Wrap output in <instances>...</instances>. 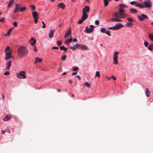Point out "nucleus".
<instances>
[{
  "instance_id": "ddd939ff",
  "label": "nucleus",
  "mask_w": 153,
  "mask_h": 153,
  "mask_svg": "<svg viewBox=\"0 0 153 153\" xmlns=\"http://www.w3.org/2000/svg\"><path fill=\"white\" fill-rule=\"evenodd\" d=\"M118 18H117L115 17V18L114 17L110 19V21L111 22H121L122 21V20L118 19Z\"/></svg>"
},
{
  "instance_id": "393cba45",
  "label": "nucleus",
  "mask_w": 153,
  "mask_h": 153,
  "mask_svg": "<svg viewBox=\"0 0 153 153\" xmlns=\"http://www.w3.org/2000/svg\"><path fill=\"white\" fill-rule=\"evenodd\" d=\"M148 48L150 51H152L153 49V43L150 44L148 46Z\"/></svg>"
},
{
  "instance_id": "f03ea898",
  "label": "nucleus",
  "mask_w": 153,
  "mask_h": 153,
  "mask_svg": "<svg viewBox=\"0 0 153 153\" xmlns=\"http://www.w3.org/2000/svg\"><path fill=\"white\" fill-rule=\"evenodd\" d=\"M28 53L27 49L24 46H20L18 49V56L21 58L25 56Z\"/></svg>"
},
{
  "instance_id": "603ef678",
  "label": "nucleus",
  "mask_w": 153,
  "mask_h": 153,
  "mask_svg": "<svg viewBox=\"0 0 153 153\" xmlns=\"http://www.w3.org/2000/svg\"><path fill=\"white\" fill-rule=\"evenodd\" d=\"M42 23L43 25V26H42V27L43 28H45L46 27V25H45V24L44 22L43 21H42Z\"/></svg>"
},
{
  "instance_id": "09e8293b",
  "label": "nucleus",
  "mask_w": 153,
  "mask_h": 153,
  "mask_svg": "<svg viewBox=\"0 0 153 153\" xmlns=\"http://www.w3.org/2000/svg\"><path fill=\"white\" fill-rule=\"evenodd\" d=\"M38 18H34V22L36 24L38 22Z\"/></svg>"
},
{
  "instance_id": "cd10ccee",
  "label": "nucleus",
  "mask_w": 153,
  "mask_h": 153,
  "mask_svg": "<svg viewBox=\"0 0 153 153\" xmlns=\"http://www.w3.org/2000/svg\"><path fill=\"white\" fill-rule=\"evenodd\" d=\"M11 118V117L8 115H6L3 120L4 121H6L10 120Z\"/></svg>"
},
{
  "instance_id": "aec40b11",
  "label": "nucleus",
  "mask_w": 153,
  "mask_h": 153,
  "mask_svg": "<svg viewBox=\"0 0 153 153\" xmlns=\"http://www.w3.org/2000/svg\"><path fill=\"white\" fill-rule=\"evenodd\" d=\"M58 6L64 10L65 6L63 3H60L58 4Z\"/></svg>"
},
{
  "instance_id": "7c9ffc66",
  "label": "nucleus",
  "mask_w": 153,
  "mask_h": 153,
  "mask_svg": "<svg viewBox=\"0 0 153 153\" xmlns=\"http://www.w3.org/2000/svg\"><path fill=\"white\" fill-rule=\"evenodd\" d=\"M12 28H10L9 29V30L7 32V33L5 35L6 36H9L10 34V33L12 31Z\"/></svg>"
},
{
  "instance_id": "4be33fe9",
  "label": "nucleus",
  "mask_w": 153,
  "mask_h": 153,
  "mask_svg": "<svg viewBox=\"0 0 153 153\" xmlns=\"http://www.w3.org/2000/svg\"><path fill=\"white\" fill-rule=\"evenodd\" d=\"M72 40V38H70L69 39H66L65 41V44L68 45L70 42H71Z\"/></svg>"
},
{
  "instance_id": "a18cd8bd",
  "label": "nucleus",
  "mask_w": 153,
  "mask_h": 153,
  "mask_svg": "<svg viewBox=\"0 0 153 153\" xmlns=\"http://www.w3.org/2000/svg\"><path fill=\"white\" fill-rule=\"evenodd\" d=\"M10 48L9 47V46H7L6 49H5V53H6V52H7L6 51H9V49H10Z\"/></svg>"
},
{
  "instance_id": "72a5a7b5",
  "label": "nucleus",
  "mask_w": 153,
  "mask_h": 153,
  "mask_svg": "<svg viewBox=\"0 0 153 153\" xmlns=\"http://www.w3.org/2000/svg\"><path fill=\"white\" fill-rule=\"evenodd\" d=\"M97 76L98 77H100V73L98 71H97L95 75V77Z\"/></svg>"
},
{
  "instance_id": "f704fd0d",
  "label": "nucleus",
  "mask_w": 153,
  "mask_h": 153,
  "mask_svg": "<svg viewBox=\"0 0 153 153\" xmlns=\"http://www.w3.org/2000/svg\"><path fill=\"white\" fill-rule=\"evenodd\" d=\"M29 6L31 8L32 10H35L36 9V7L34 5H30Z\"/></svg>"
},
{
  "instance_id": "bb28decb",
  "label": "nucleus",
  "mask_w": 153,
  "mask_h": 153,
  "mask_svg": "<svg viewBox=\"0 0 153 153\" xmlns=\"http://www.w3.org/2000/svg\"><path fill=\"white\" fill-rule=\"evenodd\" d=\"M14 0H11L9 2L8 4V7L9 8L14 3Z\"/></svg>"
},
{
  "instance_id": "b1692460",
  "label": "nucleus",
  "mask_w": 153,
  "mask_h": 153,
  "mask_svg": "<svg viewBox=\"0 0 153 153\" xmlns=\"http://www.w3.org/2000/svg\"><path fill=\"white\" fill-rule=\"evenodd\" d=\"M129 11L131 13H136L137 12V10L133 8L130 9Z\"/></svg>"
},
{
  "instance_id": "c03bdc74",
  "label": "nucleus",
  "mask_w": 153,
  "mask_h": 153,
  "mask_svg": "<svg viewBox=\"0 0 153 153\" xmlns=\"http://www.w3.org/2000/svg\"><path fill=\"white\" fill-rule=\"evenodd\" d=\"M126 25L128 26H130L133 25V24L131 23L128 22L126 23Z\"/></svg>"
},
{
  "instance_id": "6e6d98bb",
  "label": "nucleus",
  "mask_w": 153,
  "mask_h": 153,
  "mask_svg": "<svg viewBox=\"0 0 153 153\" xmlns=\"http://www.w3.org/2000/svg\"><path fill=\"white\" fill-rule=\"evenodd\" d=\"M90 27H91V29L92 30H93L94 27V26L92 25H91L90 26Z\"/></svg>"
},
{
  "instance_id": "0eeeda50",
  "label": "nucleus",
  "mask_w": 153,
  "mask_h": 153,
  "mask_svg": "<svg viewBox=\"0 0 153 153\" xmlns=\"http://www.w3.org/2000/svg\"><path fill=\"white\" fill-rule=\"evenodd\" d=\"M137 17L139 20L140 21H143L145 19H147L148 18V16L146 15L143 14L140 15H138Z\"/></svg>"
},
{
  "instance_id": "5701e85b",
  "label": "nucleus",
  "mask_w": 153,
  "mask_h": 153,
  "mask_svg": "<svg viewBox=\"0 0 153 153\" xmlns=\"http://www.w3.org/2000/svg\"><path fill=\"white\" fill-rule=\"evenodd\" d=\"M148 36L149 39L151 41L153 42V34L149 33Z\"/></svg>"
},
{
  "instance_id": "79ce46f5",
  "label": "nucleus",
  "mask_w": 153,
  "mask_h": 153,
  "mask_svg": "<svg viewBox=\"0 0 153 153\" xmlns=\"http://www.w3.org/2000/svg\"><path fill=\"white\" fill-rule=\"evenodd\" d=\"M144 44L146 47H147L149 45V43L147 41H145L144 42Z\"/></svg>"
},
{
  "instance_id": "69168bd1",
  "label": "nucleus",
  "mask_w": 153,
  "mask_h": 153,
  "mask_svg": "<svg viewBox=\"0 0 153 153\" xmlns=\"http://www.w3.org/2000/svg\"><path fill=\"white\" fill-rule=\"evenodd\" d=\"M111 77H112L114 80H116V78L114 76H112Z\"/></svg>"
},
{
  "instance_id": "6ab92c4d",
  "label": "nucleus",
  "mask_w": 153,
  "mask_h": 153,
  "mask_svg": "<svg viewBox=\"0 0 153 153\" xmlns=\"http://www.w3.org/2000/svg\"><path fill=\"white\" fill-rule=\"evenodd\" d=\"M54 33V30H51L49 34V37L50 38H52L53 37V35Z\"/></svg>"
},
{
  "instance_id": "f257e3e1",
  "label": "nucleus",
  "mask_w": 153,
  "mask_h": 153,
  "mask_svg": "<svg viewBox=\"0 0 153 153\" xmlns=\"http://www.w3.org/2000/svg\"><path fill=\"white\" fill-rule=\"evenodd\" d=\"M120 8L119 9V12H116L113 14V16L117 18H119L120 19H123L128 16V14L125 13V10L122 8H126L127 6L125 4H121L119 5Z\"/></svg>"
},
{
  "instance_id": "f3484780",
  "label": "nucleus",
  "mask_w": 153,
  "mask_h": 153,
  "mask_svg": "<svg viewBox=\"0 0 153 153\" xmlns=\"http://www.w3.org/2000/svg\"><path fill=\"white\" fill-rule=\"evenodd\" d=\"M80 46V45H79L77 44L74 46L70 47V48L72 50L74 51L76 50L78 47H79Z\"/></svg>"
},
{
  "instance_id": "58836bf2",
  "label": "nucleus",
  "mask_w": 153,
  "mask_h": 153,
  "mask_svg": "<svg viewBox=\"0 0 153 153\" xmlns=\"http://www.w3.org/2000/svg\"><path fill=\"white\" fill-rule=\"evenodd\" d=\"M84 85H85L88 88H90V85L89 84L88 82H85V83Z\"/></svg>"
},
{
  "instance_id": "774afa93",
  "label": "nucleus",
  "mask_w": 153,
  "mask_h": 153,
  "mask_svg": "<svg viewBox=\"0 0 153 153\" xmlns=\"http://www.w3.org/2000/svg\"><path fill=\"white\" fill-rule=\"evenodd\" d=\"M7 132L9 133H10V131L9 130H7Z\"/></svg>"
},
{
  "instance_id": "864d4df0",
  "label": "nucleus",
  "mask_w": 153,
  "mask_h": 153,
  "mask_svg": "<svg viewBox=\"0 0 153 153\" xmlns=\"http://www.w3.org/2000/svg\"><path fill=\"white\" fill-rule=\"evenodd\" d=\"M105 33H106L107 35H108V36H110V33L109 31H107L106 32H105Z\"/></svg>"
},
{
  "instance_id": "052dcab7",
  "label": "nucleus",
  "mask_w": 153,
  "mask_h": 153,
  "mask_svg": "<svg viewBox=\"0 0 153 153\" xmlns=\"http://www.w3.org/2000/svg\"><path fill=\"white\" fill-rule=\"evenodd\" d=\"M76 77L78 78V79L79 80H80L81 79V77H80V76H79V75L76 76Z\"/></svg>"
},
{
  "instance_id": "473e14b6",
  "label": "nucleus",
  "mask_w": 153,
  "mask_h": 153,
  "mask_svg": "<svg viewBox=\"0 0 153 153\" xmlns=\"http://www.w3.org/2000/svg\"><path fill=\"white\" fill-rule=\"evenodd\" d=\"M100 31L102 33H105L106 30L105 28L102 27L101 28Z\"/></svg>"
},
{
  "instance_id": "20e7f679",
  "label": "nucleus",
  "mask_w": 153,
  "mask_h": 153,
  "mask_svg": "<svg viewBox=\"0 0 153 153\" xmlns=\"http://www.w3.org/2000/svg\"><path fill=\"white\" fill-rule=\"evenodd\" d=\"M123 27V25L120 24H116L113 27H110L108 28V29L113 30H117L120 29Z\"/></svg>"
},
{
  "instance_id": "6e6552de",
  "label": "nucleus",
  "mask_w": 153,
  "mask_h": 153,
  "mask_svg": "<svg viewBox=\"0 0 153 153\" xmlns=\"http://www.w3.org/2000/svg\"><path fill=\"white\" fill-rule=\"evenodd\" d=\"M71 27H69L68 31H67L66 33H65V35L64 36V37L65 38H68L69 37L70 35L71 34Z\"/></svg>"
},
{
  "instance_id": "a878e982",
  "label": "nucleus",
  "mask_w": 153,
  "mask_h": 153,
  "mask_svg": "<svg viewBox=\"0 0 153 153\" xmlns=\"http://www.w3.org/2000/svg\"><path fill=\"white\" fill-rule=\"evenodd\" d=\"M146 91H145L146 95L147 97H149L150 96V92L147 88H146Z\"/></svg>"
},
{
  "instance_id": "ea45409f",
  "label": "nucleus",
  "mask_w": 153,
  "mask_h": 153,
  "mask_svg": "<svg viewBox=\"0 0 153 153\" xmlns=\"http://www.w3.org/2000/svg\"><path fill=\"white\" fill-rule=\"evenodd\" d=\"M26 9V8L25 7H21V9H20V11L21 12H22L24 10H25Z\"/></svg>"
},
{
  "instance_id": "8fccbe9b",
  "label": "nucleus",
  "mask_w": 153,
  "mask_h": 153,
  "mask_svg": "<svg viewBox=\"0 0 153 153\" xmlns=\"http://www.w3.org/2000/svg\"><path fill=\"white\" fill-rule=\"evenodd\" d=\"M95 24L97 25H98L99 24V22L98 20H96L95 21Z\"/></svg>"
},
{
  "instance_id": "7ed1b4c3",
  "label": "nucleus",
  "mask_w": 153,
  "mask_h": 153,
  "mask_svg": "<svg viewBox=\"0 0 153 153\" xmlns=\"http://www.w3.org/2000/svg\"><path fill=\"white\" fill-rule=\"evenodd\" d=\"M136 6L140 8H148L151 7L152 4L149 1H145L143 3L136 4Z\"/></svg>"
},
{
  "instance_id": "4d7b16f0",
  "label": "nucleus",
  "mask_w": 153,
  "mask_h": 153,
  "mask_svg": "<svg viewBox=\"0 0 153 153\" xmlns=\"http://www.w3.org/2000/svg\"><path fill=\"white\" fill-rule=\"evenodd\" d=\"M5 19L4 18H1L0 19V22H3L4 21Z\"/></svg>"
},
{
  "instance_id": "9d476101",
  "label": "nucleus",
  "mask_w": 153,
  "mask_h": 153,
  "mask_svg": "<svg viewBox=\"0 0 153 153\" xmlns=\"http://www.w3.org/2000/svg\"><path fill=\"white\" fill-rule=\"evenodd\" d=\"M21 7V5L19 4H16V6L14 9V13H16L19 10L20 7Z\"/></svg>"
},
{
  "instance_id": "de8ad7c7",
  "label": "nucleus",
  "mask_w": 153,
  "mask_h": 153,
  "mask_svg": "<svg viewBox=\"0 0 153 153\" xmlns=\"http://www.w3.org/2000/svg\"><path fill=\"white\" fill-rule=\"evenodd\" d=\"M74 71H76L78 70V68L77 67H76L73 68Z\"/></svg>"
},
{
  "instance_id": "4468645a",
  "label": "nucleus",
  "mask_w": 153,
  "mask_h": 153,
  "mask_svg": "<svg viewBox=\"0 0 153 153\" xmlns=\"http://www.w3.org/2000/svg\"><path fill=\"white\" fill-rule=\"evenodd\" d=\"M88 17V14L85 13L84 11L83 12H82V20H85L86 19H87Z\"/></svg>"
},
{
  "instance_id": "1a4fd4ad",
  "label": "nucleus",
  "mask_w": 153,
  "mask_h": 153,
  "mask_svg": "<svg viewBox=\"0 0 153 153\" xmlns=\"http://www.w3.org/2000/svg\"><path fill=\"white\" fill-rule=\"evenodd\" d=\"M5 56H6L5 57V59L6 60L9 59L11 57V52L10 51L8 52H6L5 53Z\"/></svg>"
},
{
  "instance_id": "3c124183",
  "label": "nucleus",
  "mask_w": 153,
  "mask_h": 153,
  "mask_svg": "<svg viewBox=\"0 0 153 153\" xmlns=\"http://www.w3.org/2000/svg\"><path fill=\"white\" fill-rule=\"evenodd\" d=\"M33 50L34 51L36 52H37L38 51V49H37V48L35 46H34V47Z\"/></svg>"
},
{
  "instance_id": "c85d7f7f",
  "label": "nucleus",
  "mask_w": 153,
  "mask_h": 153,
  "mask_svg": "<svg viewBox=\"0 0 153 153\" xmlns=\"http://www.w3.org/2000/svg\"><path fill=\"white\" fill-rule=\"evenodd\" d=\"M60 49L61 50H64L66 52L67 50V48H65L64 46H62L59 47Z\"/></svg>"
},
{
  "instance_id": "13d9d810",
  "label": "nucleus",
  "mask_w": 153,
  "mask_h": 153,
  "mask_svg": "<svg viewBox=\"0 0 153 153\" xmlns=\"http://www.w3.org/2000/svg\"><path fill=\"white\" fill-rule=\"evenodd\" d=\"M52 48L53 49H55L56 50H57L59 48L58 47H53Z\"/></svg>"
},
{
  "instance_id": "423d86ee",
  "label": "nucleus",
  "mask_w": 153,
  "mask_h": 153,
  "mask_svg": "<svg viewBox=\"0 0 153 153\" xmlns=\"http://www.w3.org/2000/svg\"><path fill=\"white\" fill-rule=\"evenodd\" d=\"M118 54H119V53L116 52H115L114 53L113 58V63L115 65H116L118 63L117 59Z\"/></svg>"
},
{
  "instance_id": "5fc2aeb1",
  "label": "nucleus",
  "mask_w": 153,
  "mask_h": 153,
  "mask_svg": "<svg viewBox=\"0 0 153 153\" xmlns=\"http://www.w3.org/2000/svg\"><path fill=\"white\" fill-rule=\"evenodd\" d=\"M13 25L15 27L17 26V23L16 22H15L13 23Z\"/></svg>"
},
{
  "instance_id": "37998d69",
  "label": "nucleus",
  "mask_w": 153,
  "mask_h": 153,
  "mask_svg": "<svg viewBox=\"0 0 153 153\" xmlns=\"http://www.w3.org/2000/svg\"><path fill=\"white\" fill-rule=\"evenodd\" d=\"M10 72L8 71H7L5 72L4 73V75H8L10 74Z\"/></svg>"
},
{
  "instance_id": "dca6fc26",
  "label": "nucleus",
  "mask_w": 153,
  "mask_h": 153,
  "mask_svg": "<svg viewBox=\"0 0 153 153\" xmlns=\"http://www.w3.org/2000/svg\"><path fill=\"white\" fill-rule=\"evenodd\" d=\"M42 59L39 58L38 57H36L35 58V61L34 62V64H36L37 63H40L42 62Z\"/></svg>"
},
{
  "instance_id": "2f4dec72",
  "label": "nucleus",
  "mask_w": 153,
  "mask_h": 153,
  "mask_svg": "<svg viewBox=\"0 0 153 153\" xmlns=\"http://www.w3.org/2000/svg\"><path fill=\"white\" fill-rule=\"evenodd\" d=\"M104 5L105 6H107L108 4V0H104Z\"/></svg>"
},
{
  "instance_id": "2eb2a0df",
  "label": "nucleus",
  "mask_w": 153,
  "mask_h": 153,
  "mask_svg": "<svg viewBox=\"0 0 153 153\" xmlns=\"http://www.w3.org/2000/svg\"><path fill=\"white\" fill-rule=\"evenodd\" d=\"M30 42L31 45L32 46L34 45L36 42V40L35 39L32 37L30 40Z\"/></svg>"
},
{
  "instance_id": "c9c22d12",
  "label": "nucleus",
  "mask_w": 153,
  "mask_h": 153,
  "mask_svg": "<svg viewBox=\"0 0 153 153\" xmlns=\"http://www.w3.org/2000/svg\"><path fill=\"white\" fill-rule=\"evenodd\" d=\"M67 58L66 56L65 55L61 57V59L63 61H65Z\"/></svg>"
},
{
  "instance_id": "a211bd4d",
  "label": "nucleus",
  "mask_w": 153,
  "mask_h": 153,
  "mask_svg": "<svg viewBox=\"0 0 153 153\" xmlns=\"http://www.w3.org/2000/svg\"><path fill=\"white\" fill-rule=\"evenodd\" d=\"M32 16L34 18H39L38 16V14L37 12L36 11L32 12Z\"/></svg>"
},
{
  "instance_id": "4c0bfd02",
  "label": "nucleus",
  "mask_w": 153,
  "mask_h": 153,
  "mask_svg": "<svg viewBox=\"0 0 153 153\" xmlns=\"http://www.w3.org/2000/svg\"><path fill=\"white\" fill-rule=\"evenodd\" d=\"M128 21L129 22H132L134 21V20L130 18H128L127 19Z\"/></svg>"
},
{
  "instance_id": "e433bc0d",
  "label": "nucleus",
  "mask_w": 153,
  "mask_h": 153,
  "mask_svg": "<svg viewBox=\"0 0 153 153\" xmlns=\"http://www.w3.org/2000/svg\"><path fill=\"white\" fill-rule=\"evenodd\" d=\"M57 45L58 46H60L62 44V42L61 41H58L57 42Z\"/></svg>"
},
{
  "instance_id": "412c9836",
  "label": "nucleus",
  "mask_w": 153,
  "mask_h": 153,
  "mask_svg": "<svg viewBox=\"0 0 153 153\" xmlns=\"http://www.w3.org/2000/svg\"><path fill=\"white\" fill-rule=\"evenodd\" d=\"M88 26H87L85 28V32L87 33H90L92 32L93 30L90 28H88Z\"/></svg>"
},
{
  "instance_id": "49530a36",
  "label": "nucleus",
  "mask_w": 153,
  "mask_h": 153,
  "mask_svg": "<svg viewBox=\"0 0 153 153\" xmlns=\"http://www.w3.org/2000/svg\"><path fill=\"white\" fill-rule=\"evenodd\" d=\"M130 4H131V5H133V4H137V2H135V1H131L130 2Z\"/></svg>"
},
{
  "instance_id": "680f3d73",
  "label": "nucleus",
  "mask_w": 153,
  "mask_h": 153,
  "mask_svg": "<svg viewBox=\"0 0 153 153\" xmlns=\"http://www.w3.org/2000/svg\"><path fill=\"white\" fill-rule=\"evenodd\" d=\"M105 77H106V79H108L109 80H111V77H108L107 76H106Z\"/></svg>"
},
{
  "instance_id": "338daca9",
  "label": "nucleus",
  "mask_w": 153,
  "mask_h": 153,
  "mask_svg": "<svg viewBox=\"0 0 153 153\" xmlns=\"http://www.w3.org/2000/svg\"><path fill=\"white\" fill-rule=\"evenodd\" d=\"M6 132V131H3V130L2 131V134H5V133Z\"/></svg>"
},
{
  "instance_id": "39448f33",
  "label": "nucleus",
  "mask_w": 153,
  "mask_h": 153,
  "mask_svg": "<svg viewBox=\"0 0 153 153\" xmlns=\"http://www.w3.org/2000/svg\"><path fill=\"white\" fill-rule=\"evenodd\" d=\"M25 74V72L22 71L19 73H17L16 76L19 79H25L26 78Z\"/></svg>"
},
{
  "instance_id": "a19ab883",
  "label": "nucleus",
  "mask_w": 153,
  "mask_h": 153,
  "mask_svg": "<svg viewBox=\"0 0 153 153\" xmlns=\"http://www.w3.org/2000/svg\"><path fill=\"white\" fill-rule=\"evenodd\" d=\"M84 21L85 20H82V19L81 18V19L78 21V23L79 24H82Z\"/></svg>"
},
{
  "instance_id": "e2e57ef3",
  "label": "nucleus",
  "mask_w": 153,
  "mask_h": 153,
  "mask_svg": "<svg viewBox=\"0 0 153 153\" xmlns=\"http://www.w3.org/2000/svg\"><path fill=\"white\" fill-rule=\"evenodd\" d=\"M72 81L71 79H69V83L71 84L72 83Z\"/></svg>"
},
{
  "instance_id": "9b49d317",
  "label": "nucleus",
  "mask_w": 153,
  "mask_h": 153,
  "mask_svg": "<svg viewBox=\"0 0 153 153\" xmlns=\"http://www.w3.org/2000/svg\"><path fill=\"white\" fill-rule=\"evenodd\" d=\"M90 11V7L88 6H86L82 9V12L84 11L85 13H88Z\"/></svg>"
},
{
  "instance_id": "bf43d9fd",
  "label": "nucleus",
  "mask_w": 153,
  "mask_h": 153,
  "mask_svg": "<svg viewBox=\"0 0 153 153\" xmlns=\"http://www.w3.org/2000/svg\"><path fill=\"white\" fill-rule=\"evenodd\" d=\"M73 41L74 42H76L77 41V40L76 39L74 38L73 39Z\"/></svg>"
},
{
  "instance_id": "c756f323",
  "label": "nucleus",
  "mask_w": 153,
  "mask_h": 153,
  "mask_svg": "<svg viewBox=\"0 0 153 153\" xmlns=\"http://www.w3.org/2000/svg\"><path fill=\"white\" fill-rule=\"evenodd\" d=\"M81 48L85 50H87L88 49L87 46L85 45H82Z\"/></svg>"
},
{
  "instance_id": "f8f14e48",
  "label": "nucleus",
  "mask_w": 153,
  "mask_h": 153,
  "mask_svg": "<svg viewBox=\"0 0 153 153\" xmlns=\"http://www.w3.org/2000/svg\"><path fill=\"white\" fill-rule=\"evenodd\" d=\"M12 61H9L6 63L5 65L6 68L8 70L10 68L11 65Z\"/></svg>"
},
{
  "instance_id": "0e129e2a",
  "label": "nucleus",
  "mask_w": 153,
  "mask_h": 153,
  "mask_svg": "<svg viewBox=\"0 0 153 153\" xmlns=\"http://www.w3.org/2000/svg\"><path fill=\"white\" fill-rule=\"evenodd\" d=\"M77 73V72H74V73H73L71 75H76V74Z\"/></svg>"
}]
</instances>
